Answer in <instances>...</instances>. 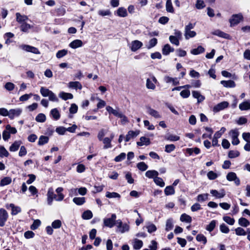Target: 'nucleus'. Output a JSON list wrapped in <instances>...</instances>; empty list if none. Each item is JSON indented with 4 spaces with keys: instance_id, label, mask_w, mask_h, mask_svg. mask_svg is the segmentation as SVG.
Wrapping results in <instances>:
<instances>
[{
    "instance_id": "obj_10",
    "label": "nucleus",
    "mask_w": 250,
    "mask_h": 250,
    "mask_svg": "<svg viewBox=\"0 0 250 250\" xmlns=\"http://www.w3.org/2000/svg\"><path fill=\"white\" fill-rule=\"evenodd\" d=\"M229 105V103L228 102L224 101L218 104L217 105L214 106L212 110L214 112H218L227 108Z\"/></svg>"
},
{
    "instance_id": "obj_6",
    "label": "nucleus",
    "mask_w": 250,
    "mask_h": 250,
    "mask_svg": "<svg viewBox=\"0 0 250 250\" xmlns=\"http://www.w3.org/2000/svg\"><path fill=\"white\" fill-rule=\"evenodd\" d=\"M157 83L156 78L154 76H151L150 78L146 79V87L147 89L154 90L155 89V84Z\"/></svg>"
},
{
    "instance_id": "obj_8",
    "label": "nucleus",
    "mask_w": 250,
    "mask_h": 250,
    "mask_svg": "<svg viewBox=\"0 0 250 250\" xmlns=\"http://www.w3.org/2000/svg\"><path fill=\"white\" fill-rule=\"evenodd\" d=\"M227 179L229 181H234L236 186H239L240 184V180L237 177L235 173L230 172L228 173L226 176Z\"/></svg>"
},
{
    "instance_id": "obj_11",
    "label": "nucleus",
    "mask_w": 250,
    "mask_h": 250,
    "mask_svg": "<svg viewBox=\"0 0 250 250\" xmlns=\"http://www.w3.org/2000/svg\"><path fill=\"white\" fill-rule=\"evenodd\" d=\"M22 110L20 108L11 109L9 110V118L13 119L15 117H19L22 113Z\"/></svg>"
},
{
    "instance_id": "obj_62",
    "label": "nucleus",
    "mask_w": 250,
    "mask_h": 250,
    "mask_svg": "<svg viewBox=\"0 0 250 250\" xmlns=\"http://www.w3.org/2000/svg\"><path fill=\"white\" fill-rule=\"evenodd\" d=\"M176 147L173 144L167 145L165 146V151L167 153H170L173 151Z\"/></svg>"
},
{
    "instance_id": "obj_39",
    "label": "nucleus",
    "mask_w": 250,
    "mask_h": 250,
    "mask_svg": "<svg viewBox=\"0 0 250 250\" xmlns=\"http://www.w3.org/2000/svg\"><path fill=\"white\" fill-rule=\"evenodd\" d=\"M180 221L187 223H191L192 218L189 215L186 213H183L181 215Z\"/></svg>"
},
{
    "instance_id": "obj_12",
    "label": "nucleus",
    "mask_w": 250,
    "mask_h": 250,
    "mask_svg": "<svg viewBox=\"0 0 250 250\" xmlns=\"http://www.w3.org/2000/svg\"><path fill=\"white\" fill-rule=\"evenodd\" d=\"M7 209L11 208V214L12 215H16L19 213L21 212V210L20 207L16 206L13 204H7L5 205Z\"/></svg>"
},
{
    "instance_id": "obj_17",
    "label": "nucleus",
    "mask_w": 250,
    "mask_h": 250,
    "mask_svg": "<svg viewBox=\"0 0 250 250\" xmlns=\"http://www.w3.org/2000/svg\"><path fill=\"white\" fill-rule=\"evenodd\" d=\"M164 81L166 83H172L173 85H176L179 83V81L177 78H171L168 76L164 77Z\"/></svg>"
},
{
    "instance_id": "obj_1",
    "label": "nucleus",
    "mask_w": 250,
    "mask_h": 250,
    "mask_svg": "<svg viewBox=\"0 0 250 250\" xmlns=\"http://www.w3.org/2000/svg\"><path fill=\"white\" fill-rule=\"evenodd\" d=\"M116 231L117 233H124L129 231V223H123L121 220L118 219L116 222Z\"/></svg>"
},
{
    "instance_id": "obj_13",
    "label": "nucleus",
    "mask_w": 250,
    "mask_h": 250,
    "mask_svg": "<svg viewBox=\"0 0 250 250\" xmlns=\"http://www.w3.org/2000/svg\"><path fill=\"white\" fill-rule=\"evenodd\" d=\"M142 46L143 43L141 42L138 40H135L131 42L130 48L132 51L135 52L141 48Z\"/></svg>"
},
{
    "instance_id": "obj_25",
    "label": "nucleus",
    "mask_w": 250,
    "mask_h": 250,
    "mask_svg": "<svg viewBox=\"0 0 250 250\" xmlns=\"http://www.w3.org/2000/svg\"><path fill=\"white\" fill-rule=\"evenodd\" d=\"M116 14L120 17H126L127 16V10L124 7H120L116 11Z\"/></svg>"
},
{
    "instance_id": "obj_16",
    "label": "nucleus",
    "mask_w": 250,
    "mask_h": 250,
    "mask_svg": "<svg viewBox=\"0 0 250 250\" xmlns=\"http://www.w3.org/2000/svg\"><path fill=\"white\" fill-rule=\"evenodd\" d=\"M139 130L129 131L125 136V142H128L131 138L136 137L139 134Z\"/></svg>"
},
{
    "instance_id": "obj_61",
    "label": "nucleus",
    "mask_w": 250,
    "mask_h": 250,
    "mask_svg": "<svg viewBox=\"0 0 250 250\" xmlns=\"http://www.w3.org/2000/svg\"><path fill=\"white\" fill-rule=\"evenodd\" d=\"M5 129L7 130L10 134H15L17 132V130L15 127H12L10 125H7L5 126Z\"/></svg>"
},
{
    "instance_id": "obj_59",
    "label": "nucleus",
    "mask_w": 250,
    "mask_h": 250,
    "mask_svg": "<svg viewBox=\"0 0 250 250\" xmlns=\"http://www.w3.org/2000/svg\"><path fill=\"white\" fill-rule=\"evenodd\" d=\"M62 226V222L60 220H56L52 223V227L53 229H59Z\"/></svg>"
},
{
    "instance_id": "obj_29",
    "label": "nucleus",
    "mask_w": 250,
    "mask_h": 250,
    "mask_svg": "<svg viewBox=\"0 0 250 250\" xmlns=\"http://www.w3.org/2000/svg\"><path fill=\"white\" fill-rule=\"evenodd\" d=\"M59 97L63 100H67L68 99H72L73 96L71 93H65L64 92H61L59 94Z\"/></svg>"
},
{
    "instance_id": "obj_60",
    "label": "nucleus",
    "mask_w": 250,
    "mask_h": 250,
    "mask_svg": "<svg viewBox=\"0 0 250 250\" xmlns=\"http://www.w3.org/2000/svg\"><path fill=\"white\" fill-rule=\"evenodd\" d=\"M125 153L124 152H122L114 158V161L116 162H121L125 158Z\"/></svg>"
},
{
    "instance_id": "obj_19",
    "label": "nucleus",
    "mask_w": 250,
    "mask_h": 250,
    "mask_svg": "<svg viewBox=\"0 0 250 250\" xmlns=\"http://www.w3.org/2000/svg\"><path fill=\"white\" fill-rule=\"evenodd\" d=\"M83 45V42L80 40H75L72 41L69 44V46L73 49H76L80 47H82Z\"/></svg>"
},
{
    "instance_id": "obj_41",
    "label": "nucleus",
    "mask_w": 250,
    "mask_h": 250,
    "mask_svg": "<svg viewBox=\"0 0 250 250\" xmlns=\"http://www.w3.org/2000/svg\"><path fill=\"white\" fill-rule=\"evenodd\" d=\"M238 224L240 226L247 227L250 225V222L246 218L241 217L238 220Z\"/></svg>"
},
{
    "instance_id": "obj_50",
    "label": "nucleus",
    "mask_w": 250,
    "mask_h": 250,
    "mask_svg": "<svg viewBox=\"0 0 250 250\" xmlns=\"http://www.w3.org/2000/svg\"><path fill=\"white\" fill-rule=\"evenodd\" d=\"M169 40L172 44H174L176 46H178L180 44V39L177 38L176 37H175L174 36H170L169 37Z\"/></svg>"
},
{
    "instance_id": "obj_34",
    "label": "nucleus",
    "mask_w": 250,
    "mask_h": 250,
    "mask_svg": "<svg viewBox=\"0 0 250 250\" xmlns=\"http://www.w3.org/2000/svg\"><path fill=\"white\" fill-rule=\"evenodd\" d=\"M50 114L55 120H58L60 118V112L57 108L52 109L50 111Z\"/></svg>"
},
{
    "instance_id": "obj_23",
    "label": "nucleus",
    "mask_w": 250,
    "mask_h": 250,
    "mask_svg": "<svg viewBox=\"0 0 250 250\" xmlns=\"http://www.w3.org/2000/svg\"><path fill=\"white\" fill-rule=\"evenodd\" d=\"M221 83L225 87L233 88L235 87L236 84L235 82L232 80L221 81Z\"/></svg>"
},
{
    "instance_id": "obj_32",
    "label": "nucleus",
    "mask_w": 250,
    "mask_h": 250,
    "mask_svg": "<svg viewBox=\"0 0 250 250\" xmlns=\"http://www.w3.org/2000/svg\"><path fill=\"white\" fill-rule=\"evenodd\" d=\"M142 241L135 239L133 243V247L135 250H140L143 247Z\"/></svg>"
},
{
    "instance_id": "obj_52",
    "label": "nucleus",
    "mask_w": 250,
    "mask_h": 250,
    "mask_svg": "<svg viewBox=\"0 0 250 250\" xmlns=\"http://www.w3.org/2000/svg\"><path fill=\"white\" fill-rule=\"evenodd\" d=\"M235 233L238 236H245L247 233L246 231L241 227H238L235 229Z\"/></svg>"
},
{
    "instance_id": "obj_38",
    "label": "nucleus",
    "mask_w": 250,
    "mask_h": 250,
    "mask_svg": "<svg viewBox=\"0 0 250 250\" xmlns=\"http://www.w3.org/2000/svg\"><path fill=\"white\" fill-rule=\"evenodd\" d=\"M12 182V179L9 177H5L2 178L0 182V186L3 187L9 185Z\"/></svg>"
},
{
    "instance_id": "obj_2",
    "label": "nucleus",
    "mask_w": 250,
    "mask_h": 250,
    "mask_svg": "<svg viewBox=\"0 0 250 250\" xmlns=\"http://www.w3.org/2000/svg\"><path fill=\"white\" fill-rule=\"evenodd\" d=\"M40 93L44 97H48L49 100L51 101L55 102H58L59 101L57 96L52 91L46 87L43 86L41 87Z\"/></svg>"
},
{
    "instance_id": "obj_51",
    "label": "nucleus",
    "mask_w": 250,
    "mask_h": 250,
    "mask_svg": "<svg viewBox=\"0 0 250 250\" xmlns=\"http://www.w3.org/2000/svg\"><path fill=\"white\" fill-rule=\"evenodd\" d=\"M4 88H5L8 91H11L13 90L15 87V85L11 82L6 83L4 85Z\"/></svg>"
},
{
    "instance_id": "obj_63",
    "label": "nucleus",
    "mask_w": 250,
    "mask_h": 250,
    "mask_svg": "<svg viewBox=\"0 0 250 250\" xmlns=\"http://www.w3.org/2000/svg\"><path fill=\"white\" fill-rule=\"evenodd\" d=\"M67 53V50L65 49H62L61 50H59L57 52L56 54V57L57 58H61L64 56H65Z\"/></svg>"
},
{
    "instance_id": "obj_31",
    "label": "nucleus",
    "mask_w": 250,
    "mask_h": 250,
    "mask_svg": "<svg viewBox=\"0 0 250 250\" xmlns=\"http://www.w3.org/2000/svg\"><path fill=\"white\" fill-rule=\"evenodd\" d=\"M174 225H173V221L172 219L169 218L167 219L166 221V228L165 230L167 231H169L172 229L173 228Z\"/></svg>"
},
{
    "instance_id": "obj_56",
    "label": "nucleus",
    "mask_w": 250,
    "mask_h": 250,
    "mask_svg": "<svg viewBox=\"0 0 250 250\" xmlns=\"http://www.w3.org/2000/svg\"><path fill=\"white\" fill-rule=\"evenodd\" d=\"M9 153L3 146H0V157H8Z\"/></svg>"
},
{
    "instance_id": "obj_30",
    "label": "nucleus",
    "mask_w": 250,
    "mask_h": 250,
    "mask_svg": "<svg viewBox=\"0 0 250 250\" xmlns=\"http://www.w3.org/2000/svg\"><path fill=\"white\" fill-rule=\"evenodd\" d=\"M145 175L146 177L149 178H153L154 179V178L158 175V172L155 170H148L146 172Z\"/></svg>"
},
{
    "instance_id": "obj_58",
    "label": "nucleus",
    "mask_w": 250,
    "mask_h": 250,
    "mask_svg": "<svg viewBox=\"0 0 250 250\" xmlns=\"http://www.w3.org/2000/svg\"><path fill=\"white\" fill-rule=\"evenodd\" d=\"M196 240L198 242H202L204 244H206L207 242L206 237L202 234H199L196 236Z\"/></svg>"
},
{
    "instance_id": "obj_20",
    "label": "nucleus",
    "mask_w": 250,
    "mask_h": 250,
    "mask_svg": "<svg viewBox=\"0 0 250 250\" xmlns=\"http://www.w3.org/2000/svg\"><path fill=\"white\" fill-rule=\"evenodd\" d=\"M68 87L70 88H74L75 89H79L81 90L82 89L81 83L77 81L69 82L68 83Z\"/></svg>"
},
{
    "instance_id": "obj_37",
    "label": "nucleus",
    "mask_w": 250,
    "mask_h": 250,
    "mask_svg": "<svg viewBox=\"0 0 250 250\" xmlns=\"http://www.w3.org/2000/svg\"><path fill=\"white\" fill-rule=\"evenodd\" d=\"M166 10L167 12L173 13L174 10L173 7L171 0H167L166 4Z\"/></svg>"
},
{
    "instance_id": "obj_33",
    "label": "nucleus",
    "mask_w": 250,
    "mask_h": 250,
    "mask_svg": "<svg viewBox=\"0 0 250 250\" xmlns=\"http://www.w3.org/2000/svg\"><path fill=\"white\" fill-rule=\"evenodd\" d=\"M102 141L104 144V149H107L112 147L111 139H109L108 137H105Z\"/></svg>"
},
{
    "instance_id": "obj_35",
    "label": "nucleus",
    "mask_w": 250,
    "mask_h": 250,
    "mask_svg": "<svg viewBox=\"0 0 250 250\" xmlns=\"http://www.w3.org/2000/svg\"><path fill=\"white\" fill-rule=\"evenodd\" d=\"M164 192L165 194L167 196L173 195L175 193V190L173 186H169L166 187L164 190Z\"/></svg>"
},
{
    "instance_id": "obj_54",
    "label": "nucleus",
    "mask_w": 250,
    "mask_h": 250,
    "mask_svg": "<svg viewBox=\"0 0 250 250\" xmlns=\"http://www.w3.org/2000/svg\"><path fill=\"white\" fill-rule=\"evenodd\" d=\"M166 139L167 140L171 141V142H175L178 141L180 139V137L177 135H173V134H169L167 135Z\"/></svg>"
},
{
    "instance_id": "obj_3",
    "label": "nucleus",
    "mask_w": 250,
    "mask_h": 250,
    "mask_svg": "<svg viewBox=\"0 0 250 250\" xmlns=\"http://www.w3.org/2000/svg\"><path fill=\"white\" fill-rule=\"evenodd\" d=\"M116 215L114 213L112 214L111 217L105 218L104 219V224L105 227L112 228L114 226L116 225Z\"/></svg>"
},
{
    "instance_id": "obj_40",
    "label": "nucleus",
    "mask_w": 250,
    "mask_h": 250,
    "mask_svg": "<svg viewBox=\"0 0 250 250\" xmlns=\"http://www.w3.org/2000/svg\"><path fill=\"white\" fill-rule=\"evenodd\" d=\"M205 49L201 46H199L197 48L193 49L190 51V53L193 55H198L203 53Z\"/></svg>"
},
{
    "instance_id": "obj_18",
    "label": "nucleus",
    "mask_w": 250,
    "mask_h": 250,
    "mask_svg": "<svg viewBox=\"0 0 250 250\" xmlns=\"http://www.w3.org/2000/svg\"><path fill=\"white\" fill-rule=\"evenodd\" d=\"M147 113L156 119H159L161 118V116L158 111L151 108L150 107H147Z\"/></svg>"
},
{
    "instance_id": "obj_7",
    "label": "nucleus",
    "mask_w": 250,
    "mask_h": 250,
    "mask_svg": "<svg viewBox=\"0 0 250 250\" xmlns=\"http://www.w3.org/2000/svg\"><path fill=\"white\" fill-rule=\"evenodd\" d=\"M229 135L231 136L232 144L233 145H237L240 142L238 138L239 136V132L237 129H233L230 131Z\"/></svg>"
},
{
    "instance_id": "obj_46",
    "label": "nucleus",
    "mask_w": 250,
    "mask_h": 250,
    "mask_svg": "<svg viewBox=\"0 0 250 250\" xmlns=\"http://www.w3.org/2000/svg\"><path fill=\"white\" fill-rule=\"evenodd\" d=\"M216 221L215 220H212L210 223L207 226L206 228V229L209 231V232H211L215 228V226H216Z\"/></svg>"
},
{
    "instance_id": "obj_53",
    "label": "nucleus",
    "mask_w": 250,
    "mask_h": 250,
    "mask_svg": "<svg viewBox=\"0 0 250 250\" xmlns=\"http://www.w3.org/2000/svg\"><path fill=\"white\" fill-rule=\"evenodd\" d=\"M137 167L139 170L143 171L146 170L148 168L147 165L143 162L138 163Z\"/></svg>"
},
{
    "instance_id": "obj_28",
    "label": "nucleus",
    "mask_w": 250,
    "mask_h": 250,
    "mask_svg": "<svg viewBox=\"0 0 250 250\" xmlns=\"http://www.w3.org/2000/svg\"><path fill=\"white\" fill-rule=\"evenodd\" d=\"M17 21L20 24L25 22L28 19V17L25 15H21L19 13L16 14Z\"/></svg>"
},
{
    "instance_id": "obj_21",
    "label": "nucleus",
    "mask_w": 250,
    "mask_h": 250,
    "mask_svg": "<svg viewBox=\"0 0 250 250\" xmlns=\"http://www.w3.org/2000/svg\"><path fill=\"white\" fill-rule=\"evenodd\" d=\"M150 144V141L149 138L146 137H141L140 139V141L137 142V145L138 146H142L144 145L148 146Z\"/></svg>"
},
{
    "instance_id": "obj_5",
    "label": "nucleus",
    "mask_w": 250,
    "mask_h": 250,
    "mask_svg": "<svg viewBox=\"0 0 250 250\" xmlns=\"http://www.w3.org/2000/svg\"><path fill=\"white\" fill-rule=\"evenodd\" d=\"M8 217L9 215L7 211L4 208H0V227L5 226Z\"/></svg>"
},
{
    "instance_id": "obj_44",
    "label": "nucleus",
    "mask_w": 250,
    "mask_h": 250,
    "mask_svg": "<svg viewBox=\"0 0 250 250\" xmlns=\"http://www.w3.org/2000/svg\"><path fill=\"white\" fill-rule=\"evenodd\" d=\"M21 24V30L24 32H28V30L31 28V26L26 22H23Z\"/></svg>"
},
{
    "instance_id": "obj_4",
    "label": "nucleus",
    "mask_w": 250,
    "mask_h": 250,
    "mask_svg": "<svg viewBox=\"0 0 250 250\" xmlns=\"http://www.w3.org/2000/svg\"><path fill=\"white\" fill-rule=\"evenodd\" d=\"M19 48L27 52H31L35 54H40V52L37 48L29 45L21 44L19 46Z\"/></svg>"
},
{
    "instance_id": "obj_49",
    "label": "nucleus",
    "mask_w": 250,
    "mask_h": 250,
    "mask_svg": "<svg viewBox=\"0 0 250 250\" xmlns=\"http://www.w3.org/2000/svg\"><path fill=\"white\" fill-rule=\"evenodd\" d=\"M35 120L38 122L43 123L46 120V116L43 113H40L36 116Z\"/></svg>"
},
{
    "instance_id": "obj_14",
    "label": "nucleus",
    "mask_w": 250,
    "mask_h": 250,
    "mask_svg": "<svg viewBox=\"0 0 250 250\" xmlns=\"http://www.w3.org/2000/svg\"><path fill=\"white\" fill-rule=\"evenodd\" d=\"M210 193L213 196L217 198H222L224 197L226 194L225 191L224 189H222L220 191L215 189H212L210 191Z\"/></svg>"
},
{
    "instance_id": "obj_57",
    "label": "nucleus",
    "mask_w": 250,
    "mask_h": 250,
    "mask_svg": "<svg viewBox=\"0 0 250 250\" xmlns=\"http://www.w3.org/2000/svg\"><path fill=\"white\" fill-rule=\"evenodd\" d=\"M208 193L199 194L197 197V200L198 202H204L208 200Z\"/></svg>"
},
{
    "instance_id": "obj_47",
    "label": "nucleus",
    "mask_w": 250,
    "mask_h": 250,
    "mask_svg": "<svg viewBox=\"0 0 250 250\" xmlns=\"http://www.w3.org/2000/svg\"><path fill=\"white\" fill-rule=\"evenodd\" d=\"M154 182L157 186L160 187H164L165 186V184L163 180L161 178L158 177V176L154 178Z\"/></svg>"
},
{
    "instance_id": "obj_9",
    "label": "nucleus",
    "mask_w": 250,
    "mask_h": 250,
    "mask_svg": "<svg viewBox=\"0 0 250 250\" xmlns=\"http://www.w3.org/2000/svg\"><path fill=\"white\" fill-rule=\"evenodd\" d=\"M243 20V16L241 14L233 15L229 19L230 26H233L237 24L241 21Z\"/></svg>"
},
{
    "instance_id": "obj_45",
    "label": "nucleus",
    "mask_w": 250,
    "mask_h": 250,
    "mask_svg": "<svg viewBox=\"0 0 250 250\" xmlns=\"http://www.w3.org/2000/svg\"><path fill=\"white\" fill-rule=\"evenodd\" d=\"M48 140L49 138L48 137L45 136H41L39 138L38 145L40 146L43 145L44 144L47 143Z\"/></svg>"
},
{
    "instance_id": "obj_55",
    "label": "nucleus",
    "mask_w": 250,
    "mask_h": 250,
    "mask_svg": "<svg viewBox=\"0 0 250 250\" xmlns=\"http://www.w3.org/2000/svg\"><path fill=\"white\" fill-rule=\"evenodd\" d=\"M146 228L147 229V231L149 233L154 232L157 229V228L155 225L151 223H149L148 225H147L146 226Z\"/></svg>"
},
{
    "instance_id": "obj_27",
    "label": "nucleus",
    "mask_w": 250,
    "mask_h": 250,
    "mask_svg": "<svg viewBox=\"0 0 250 250\" xmlns=\"http://www.w3.org/2000/svg\"><path fill=\"white\" fill-rule=\"evenodd\" d=\"M212 34L225 39H229V35L220 30H215L212 32Z\"/></svg>"
},
{
    "instance_id": "obj_24",
    "label": "nucleus",
    "mask_w": 250,
    "mask_h": 250,
    "mask_svg": "<svg viewBox=\"0 0 250 250\" xmlns=\"http://www.w3.org/2000/svg\"><path fill=\"white\" fill-rule=\"evenodd\" d=\"M239 109L243 110H248L250 109V100L244 101L239 105Z\"/></svg>"
},
{
    "instance_id": "obj_48",
    "label": "nucleus",
    "mask_w": 250,
    "mask_h": 250,
    "mask_svg": "<svg viewBox=\"0 0 250 250\" xmlns=\"http://www.w3.org/2000/svg\"><path fill=\"white\" fill-rule=\"evenodd\" d=\"M105 196L108 198H120V197H121V196L119 193H118L117 192H107L106 193Z\"/></svg>"
},
{
    "instance_id": "obj_36",
    "label": "nucleus",
    "mask_w": 250,
    "mask_h": 250,
    "mask_svg": "<svg viewBox=\"0 0 250 250\" xmlns=\"http://www.w3.org/2000/svg\"><path fill=\"white\" fill-rule=\"evenodd\" d=\"M196 35V33L194 31L185 30L184 36L186 40H188L190 38L194 37Z\"/></svg>"
},
{
    "instance_id": "obj_64",
    "label": "nucleus",
    "mask_w": 250,
    "mask_h": 250,
    "mask_svg": "<svg viewBox=\"0 0 250 250\" xmlns=\"http://www.w3.org/2000/svg\"><path fill=\"white\" fill-rule=\"evenodd\" d=\"M223 220L230 225H233L235 222L233 218L227 216L223 217Z\"/></svg>"
},
{
    "instance_id": "obj_15",
    "label": "nucleus",
    "mask_w": 250,
    "mask_h": 250,
    "mask_svg": "<svg viewBox=\"0 0 250 250\" xmlns=\"http://www.w3.org/2000/svg\"><path fill=\"white\" fill-rule=\"evenodd\" d=\"M192 95L194 98L197 100V103L198 104L202 103L205 99V97L201 95L198 91H192Z\"/></svg>"
},
{
    "instance_id": "obj_43",
    "label": "nucleus",
    "mask_w": 250,
    "mask_h": 250,
    "mask_svg": "<svg viewBox=\"0 0 250 250\" xmlns=\"http://www.w3.org/2000/svg\"><path fill=\"white\" fill-rule=\"evenodd\" d=\"M93 216L92 212L89 210H87L83 212L82 214V218L83 219L89 220L92 218Z\"/></svg>"
},
{
    "instance_id": "obj_42",
    "label": "nucleus",
    "mask_w": 250,
    "mask_h": 250,
    "mask_svg": "<svg viewBox=\"0 0 250 250\" xmlns=\"http://www.w3.org/2000/svg\"><path fill=\"white\" fill-rule=\"evenodd\" d=\"M73 201L76 205L80 206L85 203V200L84 197H75L73 198Z\"/></svg>"
},
{
    "instance_id": "obj_22",
    "label": "nucleus",
    "mask_w": 250,
    "mask_h": 250,
    "mask_svg": "<svg viewBox=\"0 0 250 250\" xmlns=\"http://www.w3.org/2000/svg\"><path fill=\"white\" fill-rule=\"evenodd\" d=\"M174 51V49L168 44L165 45L162 49V53L164 55H168L170 52H173Z\"/></svg>"
},
{
    "instance_id": "obj_26",
    "label": "nucleus",
    "mask_w": 250,
    "mask_h": 250,
    "mask_svg": "<svg viewBox=\"0 0 250 250\" xmlns=\"http://www.w3.org/2000/svg\"><path fill=\"white\" fill-rule=\"evenodd\" d=\"M22 142L21 141H15L9 147V150L15 152L18 150Z\"/></svg>"
}]
</instances>
